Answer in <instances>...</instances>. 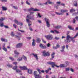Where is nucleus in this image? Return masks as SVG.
<instances>
[{
    "mask_svg": "<svg viewBox=\"0 0 78 78\" xmlns=\"http://www.w3.org/2000/svg\"><path fill=\"white\" fill-rule=\"evenodd\" d=\"M39 47L41 48L44 49V48H45V47H44V46H43V45H42V44H40Z\"/></svg>",
    "mask_w": 78,
    "mask_h": 78,
    "instance_id": "nucleus-27",
    "label": "nucleus"
},
{
    "mask_svg": "<svg viewBox=\"0 0 78 78\" xmlns=\"http://www.w3.org/2000/svg\"><path fill=\"white\" fill-rule=\"evenodd\" d=\"M56 63L51 62H47V64H49V65H51V66L52 68H54V66H55V65Z\"/></svg>",
    "mask_w": 78,
    "mask_h": 78,
    "instance_id": "nucleus-6",
    "label": "nucleus"
},
{
    "mask_svg": "<svg viewBox=\"0 0 78 78\" xmlns=\"http://www.w3.org/2000/svg\"><path fill=\"white\" fill-rule=\"evenodd\" d=\"M54 28L55 29H59L61 28V26H57L54 27Z\"/></svg>",
    "mask_w": 78,
    "mask_h": 78,
    "instance_id": "nucleus-22",
    "label": "nucleus"
},
{
    "mask_svg": "<svg viewBox=\"0 0 78 78\" xmlns=\"http://www.w3.org/2000/svg\"><path fill=\"white\" fill-rule=\"evenodd\" d=\"M66 71H69L70 70V69L69 68H66Z\"/></svg>",
    "mask_w": 78,
    "mask_h": 78,
    "instance_id": "nucleus-50",
    "label": "nucleus"
},
{
    "mask_svg": "<svg viewBox=\"0 0 78 78\" xmlns=\"http://www.w3.org/2000/svg\"><path fill=\"white\" fill-rule=\"evenodd\" d=\"M26 4H27V5H30V3L28 2V1H26Z\"/></svg>",
    "mask_w": 78,
    "mask_h": 78,
    "instance_id": "nucleus-53",
    "label": "nucleus"
},
{
    "mask_svg": "<svg viewBox=\"0 0 78 78\" xmlns=\"http://www.w3.org/2000/svg\"><path fill=\"white\" fill-rule=\"evenodd\" d=\"M74 56L76 58H77L78 59V56L76 54H75L74 55Z\"/></svg>",
    "mask_w": 78,
    "mask_h": 78,
    "instance_id": "nucleus-48",
    "label": "nucleus"
},
{
    "mask_svg": "<svg viewBox=\"0 0 78 78\" xmlns=\"http://www.w3.org/2000/svg\"><path fill=\"white\" fill-rule=\"evenodd\" d=\"M23 59H24V60H25L26 61L27 57H25V56L23 55Z\"/></svg>",
    "mask_w": 78,
    "mask_h": 78,
    "instance_id": "nucleus-41",
    "label": "nucleus"
},
{
    "mask_svg": "<svg viewBox=\"0 0 78 78\" xmlns=\"http://www.w3.org/2000/svg\"><path fill=\"white\" fill-rule=\"evenodd\" d=\"M32 55H33L34 56L35 58L37 60L38 59V57H37V54H34V53H33Z\"/></svg>",
    "mask_w": 78,
    "mask_h": 78,
    "instance_id": "nucleus-21",
    "label": "nucleus"
},
{
    "mask_svg": "<svg viewBox=\"0 0 78 78\" xmlns=\"http://www.w3.org/2000/svg\"><path fill=\"white\" fill-rule=\"evenodd\" d=\"M75 10L73 9H71L70 11V12H75Z\"/></svg>",
    "mask_w": 78,
    "mask_h": 78,
    "instance_id": "nucleus-36",
    "label": "nucleus"
},
{
    "mask_svg": "<svg viewBox=\"0 0 78 78\" xmlns=\"http://www.w3.org/2000/svg\"><path fill=\"white\" fill-rule=\"evenodd\" d=\"M16 72H17V73H20V72H21V71L20 70L16 69Z\"/></svg>",
    "mask_w": 78,
    "mask_h": 78,
    "instance_id": "nucleus-32",
    "label": "nucleus"
},
{
    "mask_svg": "<svg viewBox=\"0 0 78 78\" xmlns=\"http://www.w3.org/2000/svg\"><path fill=\"white\" fill-rule=\"evenodd\" d=\"M27 39H28L29 40H30V39H31V37H27Z\"/></svg>",
    "mask_w": 78,
    "mask_h": 78,
    "instance_id": "nucleus-63",
    "label": "nucleus"
},
{
    "mask_svg": "<svg viewBox=\"0 0 78 78\" xmlns=\"http://www.w3.org/2000/svg\"><path fill=\"white\" fill-rule=\"evenodd\" d=\"M68 28L69 29V30H73V31H75V30H74V28H72V26L70 25L68 26Z\"/></svg>",
    "mask_w": 78,
    "mask_h": 78,
    "instance_id": "nucleus-20",
    "label": "nucleus"
},
{
    "mask_svg": "<svg viewBox=\"0 0 78 78\" xmlns=\"http://www.w3.org/2000/svg\"><path fill=\"white\" fill-rule=\"evenodd\" d=\"M78 33H77L76 34L75 36H74V37H72L70 36V35H68L66 37V40H65V42H66V43H69V42H70V39H71V40L72 42L74 43V42H75V40L73 39L74 38H75L78 36Z\"/></svg>",
    "mask_w": 78,
    "mask_h": 78,
    "instance_id": "nucleus-1",
    "label": "nucleus"
},
{
    "mask_svg": "<svg viewBox=\"0 0 78 78\" xmlns=\"http://www.w3.org/2000/svg\"><path fill=\"white\" fill-rule=\"evenodd\" d=\"M32 45L33 47H34V46L36 45V42H35V40L34 39L33 40Z\"/></svg>",
    "mask_w": 78,
    "mask_h": 78,
    "instance_id": "nucleus-16",
    "label": "nucleus"
},
{
    "mask_svg": "<svg viewBox=\"0 0 78 78\" xmlns=\"http://www.w3.org/2000/svg\"><path fill=\"white\" fill-rule=\"evenodd\" d=\"M60 12V13L56 12L55 14H57V15H59V16L62 15L64 14V12H68V10L64 9H61Z\"/></svg>",
    "mask_w": 78,
    "mask_h": 78,
    "instance_id": "nucleus-2",
    "label": "nucleus"
},
{
    "mask_svg": "<svg viewBox=\"0 0 78 78\" xmlns=\"http://www.w3.org/2000/svg\"><path fill=\"white\" fill-rule=\"evenodd\" d=\"M37 71L39 73V74H41V70L39 69H37Z\"/></svg>",
    "mask_w": 78,
    "mask_h": 78,
    "instance_id": "nucleus-43",
    "label": "nucleus"
},
{
    "mask_svg": "<svg viewBox=\"0 0 78 78\" xmlns=\"http://www.w3.org/2000/svg\"><path fill=\"white\" fill-rule=\"evenodd\" d=\"M54 39H55V40H56L57 41H58V40H59V37H55Z\"/></svg>",
    "mask_w": 78,
    "mask_h": 78,
    "instance_id": "nucleus-44",
    "label": "nucleus"
},
{
    "mask_svg": "<svg viewBox=\"0 0 78 78\" xmlns=\"http://www.w3.org/2000/svg\"><path fill=\"white\" fill-rule=\"evenodd\" d=\"M18 61H22V58H18L17 59Z\"/></svg>",
    "mask_w": 78,
    "mask_h": 78,
    "instance_id": "nucleus-46",
    "label": "nucleus"
},
{
    "mask_svg": "<svg viewBox=\"0 0 78 78\" xmlns=\"http://www.w3.org/2000/svg\"><path fill=\"white\" fill-rule=\"evenodd\" d=\"M44 37L46 38L47 40H49L50 41H52L53 39V37L51 35H45Z\"/></svg>",
    "mask_w": 78,
    "mask_h": 78,
    "instance_id": "nucleus-3",
    "label": "nucleus"
},
{
    "mask_svg": "<svg viewBox=\"0 0 78 78\" xmlns=\"http://www.w3.org/2000/svg\"><path fill=\"white\" fill-rule=\"evenodd\" d=\"M18 30L19 31L21 32V33H25V31L24 30H20L19 29H18Z\"/></svg>",
    "mask_w": 78,
    "mask_h": 78,
    "instance_id": "nucleus-47",
    "label": "nucleus"
},
{
    "mask_svg": "<svg viewBox=\"0 0 78 78\" xmlns=\"http://www.w3.org/2000/svg\"><path fill=\"white\" fill-rule=\"evenodd\" d=\"M1 41L2 42H7V40L4 39L3 38H1Z\"/></svg>",
    "mask_w": 78,
    "mask_h": 78,
    "instance_id": "nucleus-23",
    "label": "nucleus"
},
{
    "mask_svg": "<svg viewBox=\"0 0 78 78\" xmlns=\"http://www.w3.org/2000/svg\"><path fill=\"white\" fill-rule=\"evenodd\" d=\"M2 11H6L7 10V8L4 6H2Z\"/></svg>",
    "mask_w": 78,
    "mask_h": 78,
    "instance_id": "nucleus-26",
    "label": "nucleus"
},
{
    "mask_svg": "<svg viewBox=\"0 0 78 78\" xmlns=\"http://www.w3.org/2000/svg\"><path fill=\"white\" fill-rule=\"evenodd\" d=\"M33 11H39V10L37 9H33Z\"/></svg>",
    "mask_w": 78,
    "mask_h": 78,
    "instance_id": "nucleus-37",
    "label": "nucleus"
},
{
    "mask_svg": "<svg viewBox=\"0 0 78 78\" xmlns=\"http://www.w3.org/2000/svg\"><path fill=\"white\" fill-rule=\"evenodd\" d=\"M42 41H43V43H44V44H46V42L44 41V39H42Z\"/></svg>",
    "mask_w": 78,
    "mask_h": 78,
    "instance_id": "nucleus-56",
    "label": "nucleus"
},
{
    "mask_svg": "<svg viewBox=\"0 0 78 78\" xmlns=\"http://www.w3.org/2000/svg\"><path fill=\"white\" fill-rule=\"evenodd\" d=\"M34 13V12H30V15H32V14H33Z\"/></svg>",
    "mask_w": 78,
    "mask_h": 78,
    "instance_id": "nucleus-60",
    "label": "nucleus"
},
{
    "mask_svg": "<svg viewBox=\"0 0 78 78\" xmlns=\"http://www.w3.org/2000/svg\"><path fill=\"white\" fill-rule=\"evenodd\" d=\"M42 53L44 56H50V52L49 51L46 52V51H44Z\"/></svg>",
    "mask_w": 78,
    "mask_h": 78,
    "instance_id": "nucleus-4",
    "label": "nucleus"
},
{
    "mask_svg": "<svg viewBox=\"0 0 78 78\" xmlns=\"http://www.w3.org/2000/svg\"><path fill=\"white\" fill-rule=\"evenodd\" d=\"M48 3L49 5H54V2L50 1H48Z\"/></svg>",
    "mask_w": 78,
    "mask_h": 78,
    "instance_id": "nucleus-31",
    "label": "nucleus"
},
{
    "mask_svg": "<svg viewBox=\"0 0 78 78\" xmlns=\"http://www.w3.org/2000/svg\"><path fill=\"white\" fill-rule=\"evenodd\" d=\"M3 26H5V25H4L3 23H0V26H1V27H3Z\"/></svg>",
    "mask_w": 78,
    "mask_h": 78,
    "instance_id": "nucleus-39",
    "label": "nucleus"
},
{
    "mask_svg": "<svg viewBox=\"0 0 78 78\" xmlns=\"http://www.w3.org/2000/svg\"><path fill=\"white\" fill-rule=\"evenodd\" d=\"M60 47H61L60 45H59L58 44H57L56 45V46L54 47V46H53L52 47L54 50H55L56 49L59 48H60Z\"/></svg>",
    "mask_w": 78,
    "mask_h": 78,
    "instance_id": "nucleus-12",
    "label": "nucleus"
},
{
    "mask_svg": "<svg viewBox=\"0 0 78 78\" xmlns=\"http://www.w3.org/2000/svg\"><path fill=\"white\" fill-rule=\"evenodd\" d=\"M3 50H4V51H7V49H6V48H2Z\"/></svg>",
    "mask_w": 78,
    "mask_h": 78,
    "instance_id": "nucleus-42",
    "label": "nucleus"
},
{
    "mask_svg": "<svg viewBox=\"0 0 78 78\" xmlns=\"http://www.w3.org/2000/svg\"><path fill=\"white\" fill-rule=\"evenodd\" d=\"M7 66L9 67H10V68H11V67H12V65H11V64H8L7 65Z\"/></svg>",
    "mask_w": 78,
    "mask_h": 78,
    "instance_id": "nucleus-35",
    "label": "nucleus"
},
{
    "mask_svg": "<svg viewBox=\"0 0 78 78\" xmlns=\"http://www.w3.org/2000/svg\"><path fill=\"white\" fill-rule=\"evenodd\" d=\"M11 35L12 37H14L15 36V34L13 32H12L11 33Z\"/></svg>",
    "mask_w": 78,
    "mask_h": 78,
    "instance_id": "nucleus-30",
    "label": "nucleus"
},
{
    "mask_svg": "<svg viewBox=\"0 0 78 78\" xmlns=\"http://www.w3.org/2000/svg\"><path fill=\"white\" fill-rule=\"evenodd\" d=\"M34 9V8H31L29 9H28V11H31L32 10H33Z\"/></svg>",
    "mask_w": 78,
    "mask_h": 78,
    "instance_id": "nucleus-34",
    "label": "nucleus"
},
{
    "mask_svg": "<svg viewBox=\"0 0 78 78\" xmlns=\"http://www.w3.org/2000/svg\"><path fill=\"white\" fill-rule=\"evenodd\" d=\"M28 70V73H29L30 74H31L32 73V70Z\"/></svg>",
    "mask_w": 78,
    "mask_h": 78,
    "instance_id": "nucleus-29",
    "label": "nucleus"
},
{
    "mask_svg": "<svg viewBox=\"0 0 78 78\" xmlns=\"http://www.w3.org/2000/svg\"><path fill=\"white\" fill-rule=\"evenodd\" d=\"M38 5H40V6H43V4L41 3H39L38 4Z\"/></svg>",
    "mask_w": 78,
    "mask_h": 78,
    "instance_id": "nucleus-55",
    "label": "nucleus"
},
{
    "mask_svg": "<svg viewBox=\"0 0 78 78\" xmlns=\"http://www.w3.org/2000/svg\"><path fill=\"white\" fill-rule=\"evenodd\" d=\"M14 22H15L17 25H20V22H18L17 20L15 19L14 20Z\"/></svg>",
    "mask_w": 78,
    "mask_h": 78,
    "instance_id": "nucleus-24",
    "label": "nucleus"
},
{
    "mask_svg": "<svg viewBox=\"0 0 78 78\" xmlns=\"http://www.w3.org/2000/svg\"><path fill=\"white\" fill-rule=\"evenodd\" d=\"M55 53L53 52L51 54V57L52 58H51V60H53V58H54V57L55 56Z\"/></svg>",
    "mask_w": 78,
    "mask_h": 78,
    "instance_id": "nucleus-17",
    "label": "nucleus"
},
{
    "mask_svg": "<svg viewBox=\"0 0 78 78\" xmlns=\"http://www.w3.org/2000/svg\"><path fill=\"white\" fill-rule=\"evenodd\" d=\"M51 78H56V76L55 75L52 76L51 77Z\"/></svg>",
    "mask_w": 78,
    "mask_h": 78,
    "instance_id": "nucleus-64",
    "label": "nucleus"
},
{
    "mask_svg": "<svg viewBox=\"0 0 78 78\" xmlns=\"http://www.w3.org/2000/svg\"><path fill=\"white\" fill-rule=\"evenodd\" d=\"M17 64V62H13V64L16 65V64Z\"/></svg>",
    "mask_w": 78,
    "mask_h": 78,
    "instance_id": "nucleus-57",
    "label": "nucleus"
},
{
    "mask_svg": "<svg viewBox=\"0 0 78 78\" xmlns=\"http://www.w3.org/2000/svg\"><path fill=\"white\" fill-rule=\"evenodd\" d=\"M26 22L27 23H31V21L29 20V19L28 18L26 19Z\"/></svg>",
    "mask_w": 78,
    "mask_h": 78,
    "instance_id": "nucleus-25",
    "label": "nucleus"
},
{
    "mask_svg": "<svg viewBox=\"0 0 78 78\" xmlns=\"http://www.w3.org/2000/svg\"><path fill=\"white\" fill-rule=\"evenodd\" d=\"M34 15H33L32 16H30V15H27V18H28L29 19H30V20H34Z\"/></svg>",
    "mask_w": 78,
    "mask_h": 78,
    "instance_id": "nucleus-7",
    "label": "nucleus"
},
{
    "mask_svg": "<svg viewBox=\"0 0 78 78\" xmlns=\"http://www.w3.org/2000/svg\"><path fill=\"white\" fill-rule=\"evenodd\" d=\"M17 34L18 35H15V36L16 37V38L18 40V41H19L20 40V36L21 35V34L20 33H17Z\"/></svg>",
    "mask_w": 78,
    "mask_h": 78,
    "instance_id": "nucleus-9",
    "label": "nucleus"
},
{
    "mask_svg": "<svg viewBox=\"0 0 78 78\" xmlns=\"http://www.w3.org/2000/svg\"><path fill=\"white\" fill-rule=\"evenodd\" d=\"M10 59H11L12 61L14 60V58H12V57H10L9 58Z\"/></svg>",
    "mask_w": 78,
    "mask_h": 78,
    "instance_id": "nucleus-49",
    "label": "nucleus"
},
{
    "mask_svg": "<svg viewBox=\"0 0 78 78\" xmlns=\"http://www.w3.org/2000/svg\"><path fill=\"white\" fill-rule=\"evenodd\" d=\"M4 27L5 28H9V27L8 26L4 25Z\"/></svg>",
    "mask_w": 78,
    "mask_h": 78,
    "instance_id": "nucleus-58",
    "label": "nucleus"
},
{
    "mask_svg": "<svg viewBox=\"0 0 78 78\" xmlns=\"http://www.w3.org/2000/svg\"><path fill=\"white\" fill-rule=\"evenodd\" d=\"M60 5H62V6H65V4L64 3H62L61 5H58L57 6H59Z\"/></svg>",
    "mask_w": 78,
    "mask_h": 78,
    "instance_id": "nucleus-51",
    "label": "nucleus"
},
{
    "mask_svg": "<svg viewBox=\"0 0 78 78\" xmlns=\"http://www.w3.org/2000/svg\"><path fill=\"white\" fill-rule=\"evenodd\" d=\"M65 64H66L65 65V66H66V67L67 66H68V65H69V63L68 62H65Z\"/></svg>",
    "mask_w": 78,
    "mask_h": 78,
    "instance_id": "nucleus-40",
    "label": "nucleus"
},
{
    "mask_svg": "<svg viewBox=\"0 0 78 78\" xmlns=\"http://www.w3.org/2000/svg\"><path fill=\"white\" fill-rule=\"evenodd\" d=\"M14 53H15V54H16V55H15L14 56V57L15 58H18V55H20V53H19V52H17V51L16 50H15Z\"/></svg>",
    "mask_w": 78,
    "mask_h": 78,
    "instance_id": "nucleus-13",
    "label": "nucleus"
},
{
    "mask_svg": "<svg viewBox=\"0 0 78 78\" xmlns=\"http://www.w3.org/2000/svg\"><path fill=\"white\" fill-rule=\"evenodd\" d=\"M37 21L39 23H42V22L40 20H38Z\"/></svg>",
    "mask_w": 78,
    "mask_h": 78,
    "instance_id": "nucleus-62",
    "label": "nucleus"
},
{
    "mask_svg": "<svg viewBox=\"0 0 78 78\" xmlns=\"http://www.w3.org/2000/svg\"><path fill=\"white\" fill-rule=\"evenodd\" d=\"M54 31L57 34H58L59 33V32L58 31H57V30H54Z\"/></svg>",
    "mask_w": 78,
    "mask_h": 78,
    "instance_id": "nucleus-52",
    "label": "nucleus"
},
{
    "mask_svg": "<svg viewBox=\"0 0 78 78\" xmlns=\"http://www.w3.org/2000/svg\"><path fill=\"white\" fill-rule=\"evenodd\" d=\"M12 8H14V9H18V8L17 7L15 6H13Z\"/></svg>",
    "mask_w": 78,
    "mask_h": 78,
    "instance_id": "nucleus-45",
    "label": "nucleus"
},
{
    "mask_svg": "<svg viewBox=\"0 0 78 78\" xmlns=\"http://www.w3.org/2000/svg\"><path fill=\"white\" fill-rule=\"evenodd\" d=\"M17 67H18L17 66H16L13 68V70H16V69H17Z\"/></svg>",
    "mask_w": 78,
    "mask_h": 78,
    "instance_id": "nucleus-38",
    "label": "nucleus"
},
{
    "mask_svg": "<svg viewBox=\"0 0 78 78\" xmlns=\"http://www.w3.org/2000/svg\"><path fill=\"white\" fill-rule=\"evenodd\" d=\"M67 66H65V64H62L60 65V68H64V67H66Z\"/></svg>",
    "mask_w": 78,
    "mask_h": 78,
    "instance_id": "nucleus-14",
    "label": "nucleus"
},
{
    "mask_svg": "<svg viewBox=\"0 0 78 78\" xmlns=\"http://www.w3.org/2000/svg\"><path fill=\"white\" fill-rule=\"evenodd\" d=\"M70 71L72 72H74V71L73 70V69L72 68L70 69Z\"/></svg>",
    "mask_w": 78,
    "mask_h": 78,
    "instance_id": "nucleus-61",
    "label": "nucleus"
},
{
    "mask_svg": "<svg viewBox=\"0 0 78 78\" xmlns=\"http://www.w3.org/2000/svg\"><path fill=\"white\" fill-rule=\"evenodd\" d=\"M62 50H60V51L61 52H62L64 51V49H65V46H63L62 47Z\"/></svg>",
    "mask_w": 78,
    "mask_h": 78,
    "instance_id": "nucleus-15",
    "label": "nucleus"
},
{
    "mask_svg": "<svg viewBox=\"0 0 78 78\" xmlns=\"http://www.w3.org/2000/svg\"><path fill=\"white\" fill-rule=\"evenodd\" d=\"M51 45H50V44L49 43H48L47 44V46L48 47H50V46Z\"/></svg>",
    "mask_w": 78,
    "mask_h": 78,
    "instance_id": "nucleus-54",
    "label": "nucleus"
},
{
    "mask_svg": "<svg viewBox=\"0 0 78 78\" xmlns=\"http://www.w3.org/2000/svg\"><path fill=\"white\" fill-rule=\"evenodd\" d=\"M13 27L15 28L16 29L17 27V26L15 24H13Z\"/></svg>",
    "mask_w": 78,
    "mask_h": 78,
    "instance_id": "nucleus-59",
    "label": "nucleus"
},
{
    "mask_svg": "<svg viewBox=\"0 0 78 78\" xmlns=\"http://www.w3.org/2000/svg\"><path fill=\"white\" fill-rule=\"evenodd\" d=\"M44 20L46 22V26L48 28H49L50 27V24L49 23V22L50 21V20H49V19L46 18H44Z\"/></svg>",
    "mask_w": 78,
    "mask_h": 78,
    "instance_id": "nucleus-5",
    "label": "nucleus"
},
{
    "mask_svg": "<svg viewBox=\"0 0 78 78\" xmlns=\"http://www.w3.org/2000/svg\"><path fill=\"white\" fill-rule=\"evenodd\" d=\"M76 20L78 21V16H76L75 18H74L73 19V23L74 24H75L76 22Z\"/></svg>",
    "mask_w": 78,
    "mask_h": 78,
    "instance_id": "nucleus-11",
    "label": "nucleus"
},
{
    "mask_svg": "<svg viewBox=\"0 0 78 78\" xmlns=\"http://www.w3.org/2000/svg\"><path fill=\"white\" fill-rule=\"evenodd\" d=\"M19 68H20V69L23 70H28V68H27V66H23V67L20 66Z\"/></svg>",
    "mask_w": 78,
    "mask_h": 78,
    "instance_id": "nucleus-10",
    "label": "nucleus"
},
{
    "mask_svg": "<svg viewBox=\"0 0 78 78\" xmlns=\"http://www.w3.org/2000/svg\"><path fill=\"white\" fill-rule=\"evenodd\" d=\"M5 19V18H3L2 17L0 19V23H1L2 22H3L4 20Z\"/></svg>",
    "mask_w": 78,
    "mask_h": 78,
    "instance_id": "nucleus-28",
    "label": "nucleus"
},
{
    "mask_svg": "<svg viewBox=\"0 0 78 78\" xmlns=\"http://www.w3.org/2000/svg\"><path fill=\"white\" fill-rule=\"evenodd\" d=\"M37 17H38V16L40 18H41L42 16H41L40 13H38L37 15Z\"/></svg>",
    "mask_w": 78,
    "mask_h": 78,
    "instance_id": "nucleus-33",
    "label": "nucleus"
},
{
    "mask_svg": "<svg viewBox=\"0 0 78 78\" xmlns=\"http://www.w3.org/2000/svg\"><path fill=\"white\" fill-rule=\"evenodd\" d=\"M36 42L37 43H40L41 42V39L39 38H37L36 39Z\"/></svg>",
    "mask_w": 78,
    "mask_h": 78,
    "instance_id": "nucleus-18",
    "label": "nucleus"
},
{
    "mask_svg": "<svg viewBox=\"0 0 78 78\" xmlns=\"http://www.w3.org/2000/svg\"><path fill=\"white\" fill-rule=\"evenodd\" d=\"M22 46H23V44L22 43H19L16 45V47L17 48H21L22 47Z\"/></svg>",
    "mask_w": 78,
    "mask_h": 78,
    "instance_id": "nucleus-8",
    "label": "nucleus"
},
{
    "mask_svg": "<svg viewBox=\"0 0 78 78\" xmlns=\"http://www.w3.org/2000/svg\"><path fill=\"white\" fill-rule=\"evenodd\" d=\"M73 5L74 6L76 7L77 6L78 3H77V1H75L74 2Z\"/></svg>",
    "mask_w": 78,
    "mask_h": 78,
    "instance_id": "nucleus-19",
    "label": "nucleus"
}]
</instances>
